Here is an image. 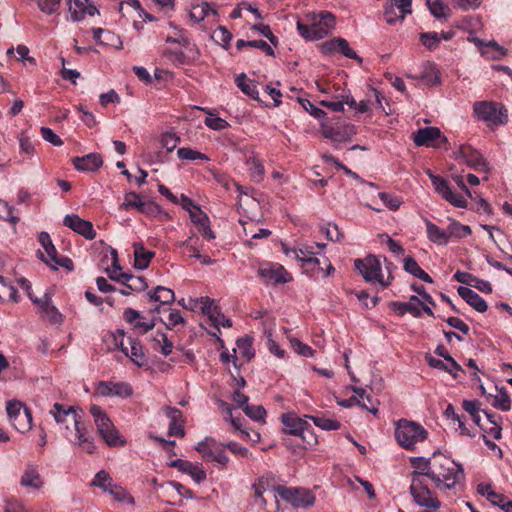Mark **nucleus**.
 Instances as JSON below:
<instances>
[{"label":"nucleus","instance_id":"obj_1","mask_svg":"<svg viewBox=\"0 0 512 512\" xmlns=\"http://www.w3.org/2000/svg\"><path fill=\"white\" fill-rule=\"evenodd\" d=\"M309 24L297 21V31L307 41H316L325 38L336 25L335 16L328 11L309 12L305 15Z\"/></svg>","mask_w":512,"mask_h":512},{"label":"nucleus","instance_id":"obj_2","mask_svg":"<svg viewBox=\"0 0 512 512\" xmlns=\"http://www.w3.org/2000/svg\"><path fill=\"white\" fill-rule=\"evenodd\" d=\"M461 479H464V470L461 464L446 457L441 459L434 457L432 482L436 488L452 489Z\"/></svg>","mask_w":512,"mask_h":512},{"label":"nucleus","instance_id":"obj_3","mask_svg":"<svg viewBox=\"0 0 512 512\" xmlns=\"http://www.w3.org/2000/svg\"><path fill=\"white\" fill-rule=\"evenodd\" d=\"M394 434L398 444L406 450H413L417 443L428 436L427 430L421 424L407 419H400L395 423Z\"/></svg>","mask_w":512,"mask_h":512},{"label":"nucleus","instance_id":"obj_4","mask_svg":"<svg viewBox=\"0 0 512 512\" xmlns=\"http://www.w3.org/2000/svg\"><path fill=\"white\" fill-rule=\"evenodd\" d=\"M97 432L108 446H124L126 441L121 438L116 427L106 412L98 405H91L89 409Z\"/></svg>","mask_w":512,"mask_h":512},{"label":"nucleus","instance_id":"obj_5","mask_svg":"<svg viewBox=\"0 0 512 512\" xmlns=\"http://www.w3.org/2000/svg\"><path fill=\"white\" fill-rule=\"evenodd\" d=\"M354 266L363 279L370 284H378L383 289L391 284L392 276L389 275L386 279L384 278L380 260L375 255H368L363 259H356Z\"/></svg>","mask_w":512,"mask_h":512},{"label":"nucleus","instance_id":"obj_6","mask_svg":"<svg viewBox=\"0 0 512 512\" xmlns=\"http://www.w3.org/2000/svg\"><path fill=\"white\" fill-rule=\"evenodd\" d=\"M474 116L488 126H499L507 122V111L500 103L477 101L473 104Z\"/></svg>","mask_w":512,"mask_h":512},{"label":"nucleus","instance_id":"obj_7","mask_svg":"<svg viewBox=\"0 0 512 512\" xmlns=\"http://www.w3.org/2000/svg\"><path fill=\"white\" fill-rule=\"evenodd\" d=\"M6 412L10 423L17 431L25 433L32 428L33 419L31 410L20 401H8L6 405Z\"/></svg>","mask_w":512,"mask_h":512},{"label":"nucleus","instance_id":"obj_8","mask_svg":"<svg viewBox=\"0 0 512 512\" xmlns=\"http://www.w3.org/2000/svg\"><path fill=\"white\" fill-rule=\"evenodd\" d=\"M92 486L99 487L105 493L110 494L118 502H126L130 505L135 504L134 498L121 486L114 483L110 475L104 471H99L91 482Z\"/></svg>","mask_w":512,"mask_h":512},{"label":"nucleus","instance_id":"obj_9","mask_svg":"<svg viewBox=\"0 0 512 512\" xmlns=\"http://www.w3.org/2000/svg\"><path fill=\"white\" fill-rule=\"evenodd\" d=\"M65 437L74 446L81 448L83 451L93 454L96 451L94 438L88 431L87 425L82 421V418L70 428V431L65 432Z\"/></svg>","mask_w":512,"mask_h":512},{"label":"nucleus","instance_id":"obj_10","mask_svg":"<svg viewBox=\"0 0 512 512\" xmlns=\"http://www.w3.org/2000/svg\"><path fill=\"white\" fill-rule=\"evenodd\" d=\"M276 491L282 500L290 503L295 508H309L316 501L314 494L307 489L277 486Z\"/></svg>","mask_w":512,"mask_h":512},{"label":"nucleus","instance_id":"obj_11","mask_svg":"<svg viewBox=\"0 0 512 512\" xmlns=\"http://www.w3.org/2000/svg\"><path fill=\"white\" fill-rule=\"evenodd\" d=\"M49 414L54 418L61 429H65V432L70 431L69 423L74 425L82 418V410L80 407L60 403H54Z\"/></svg>","mask_w":512,"mask_h":512},{"label":"nucleus","instance_id":"obj_12","mask_svg":"<svg viewBox=\"0 0 512 512\" xmlns=\"http://www.w3.org/2000/svg\"><path fill=\"white\" fill-rule=\"evenodd\" d=\"M302 272L310 278H316L319 275L328 277L335 272V268L324 253L319 252L312 259H306L301 265Z\"/></svg>","mask_w":512,"mask_h":512},{"label":"nucleus","instance_id":"obj_13","mask_svg":"<svg viewBox=\"0 0 512 512\" xmlns=\"http://www.w3.org/2000/svg\"><path fill=\"white\" fill-rule=\"evenodd\" d=\"M410 493L416 504L432 511H438L440 508V501L433 495L427 486L424 485L423 480L412 479L410 485Z\"/></svg>","mask_w":512,"mask_h":512},{"label":"nucleus","instance_id":"obj_14","mask_svg":"<svg viewBox=\"0 0 512 512\" xmlns=\"http://www.w3.org/2000/svg\"><path fill=\"white\" fill-rule=\"evenodd\" d=\"M427 175L430 178L435 191L446 201L457 208L466 207V199L462 195L454 193L446 179L434 175L431 171H427Z\"/></svg>","mask_w":512,"mask_h":512},{"label":"nucleus","instance_id":"obj_15","mask_svg":"<svg viewBox=\"0 0 512 512\" xmlns=\"http://www.w3.org/2000/svg\"><path fill=\"white\" fill-rule=\"evenodd\" d=\"M258 275L266 284L274 285L284 284L292 279L290 273L283 266L270 262L262 263L259 266Z\"/></svg>","mask_w":512,"mask_h":512},{"label":"nucleus","instance_id":"obj_16","mask_svg":"<svg viewBox=\"0 0 512 512\" xmlns=\"http://www.w3.org/2000/svg\"><path fill=\"white\" fill-rule=\"evenodd\" d=\"M29 298L37 306V312L40 317L48 320L52 324L62 323L63 315L52 304V297L48 292H46L42 298H37L30 294Z\"/></svg>","mask_w":512,"mask_h":512},{"label":"nucleus","instance_id":"obj_17","mask_svg":"<svg viewBox=\"0 0 512 512\" xmlns=\"http://www.w3.org/2000/svg\"><path fill=\"white\" fill-rule=\"evenodd\" d=\"M95 391L102 397L128 398L133 394L132 387L124 382L100 381L96 384Z\"/></svg>","mask_w":512,"mask_h":512},{"label":"nucleus","instance_id":"obj_18","mask_svg":"<svg viewBox=\"0 0 512 512\" xmlns=\"http://www.w3.org/2000/svg\"><path fill=\"white\" fill-rule=\"evenodd\" d=\"M439 140L436 146H441L442 143H447L448 140L442 136L441 130L434 126L424 127L417 130L413 135V142L416 146H434V141Z\"/></svg>","mask_w":512,"mask_h":512},{"label":"nucleus","instance_id":"obj_19","mask_svg":"<svg viewBox=\"0 0 512 512\" xmlns=\"http://www.w3.org/2000/svg\"><path fill=\"white\" fill-rule=\"evenodd\" d=\"M63 224L87 240H93L96 237L93 224L88 220L80 218L77 214L66 215L63 219Z\"/></svg>","mask_w":512,"mask_h":512},{"label":"nucleus","instance_id":"obj_20","mask_svg":"<svg viewBox=\"0 0 512 512\" xmlns=\"http://www.w3.org/2000/svg\"><path fill=\"white\" fill-rule=\"evenodd\" d=\"M458 158L477 171H489V166L483 156L471 147H462L458 152Z\"/></svg>","mask_w":512,"mask_h":512},{"label":"nucleus","instance_id":"obj_21","mask_svg":"<svg viewBox=\"0 0 512 512\" xmlns=\"http://www.w3.org/2000/svg\"><path fill=\"white\" fill-rule=\"evenodd\" d=\"M282 251L287 257L297 260L300 266L303 264V262H305L306 259H312L319 253L314 250V245L307 243L299 244L294 248L289 247L285 243H282Z\"/></svg>","mask_w":512,"mask_h":512},{"label":"nucleus","instance_id":"obj_22","mask_svg":"<svg viewBox=\"0 0 512 512\" xmlns=\"http://www.w3.org/2000/svg\"><path fill=\"white\" fill-rule=\"evenodd\" d=\"M123 318L136 332L141 334H145L155 327L154 320L144 321L140 312L133 308H126L123 312Z\"/></svg>","mask_w":512,"mask_h":512},{"label":"nucleus","instance_id":"obj_23","mask_svg":"<svg viewBox=\"0 0 512 512\" xmlns=\"http://www.w3.org/2000/svg\"><path fill=\"white\" fill-rule=\"evenodd\" d=\"M389 307L398 315L403 316L410 313L413 317L419 318L422 315L420 309V299L412 295L407 302L393 301L389 303Z\"/></svg>","mask_w":512,"mask_h":512},{"label":"nucleus","instance_id":"obj_24","mask_svg":"<svg viewBox=\"0 0 512 512\" xmlns=\"http://www.w3.org/2000/svg\"><path fill=\"white\" fill-rule=\"evenodd\" d=\"M281 421L285 427V432L305 438L303 434L309 428V424L305 419L299 418L293 413H287L282 415Z\"/></svg>","mask_w":512,"mask_h":512},{"label":"nucleus","instance_id":"obj_25","mask_svg":"<svg viewBox=\"0 0 512 512\" xmlns=\"http://www.w3.org/2000/svg\"><path fill=\"white\" fill-rule=\"evenodd\" d=\"M72 163L78 171L94 172L102 166L103 160L99 153H89L82 157H74Z\"/></svg>","mask_w":512,"mask_h":512},{"label":"nucleus","instance_id":"obj_26","mask_svg":"<svg viewBox=\"0 0 512 512\" xmlns=\"http://www.w3.org/2000/svg\"><path fill=\"white\" fill-rule=\"evenodd\" d=\"M323 136L332 142L343 143L351 139L352 127L321 125Z\"/></svg>","mask_w":512,"mask_h":512},{"label":"nucleus","instance_id":"obj_27","mask_svg":"<svg viewBox=\"0 0 512 512\" xmlns=\"http://www.w3.org/2000/svg\"><path fill=\"white\" fill-rule=\"evenodd\" d=\"M164 411L170 420L168 434L170 436L183 437L185 435V431L183 427L184 420L182 412L179 409L170 406L165 407Z\"/></svg>","mask_w":512,"mask_h":512},{"label":"nucleus","instance_id":"obj_28","mask_svg":"<svg viewBox=\"0 0 512 512\" xmlns=\"http://www.w3.org/2000/svg\"><path fill=\"white\" fill-rule=\"evenodd\" d=\"M457 292L461 298L477 312L484 313L487 311L488 305L486 301L471 288L459 286Z\"/></svg>","mask_w":512,"mask_h":512},{"label":"nucleus","instance_id":"obj_29","mask_svg":"<svg viewBox=\"0 0 512 512\" xmlns=\"http://www.w3.org/2000/svg\"><path fill=\"white\" fill-rule=\"evenodd\" d=\"M411 466L414 468L412 473V479L422 480L423 476H426L432 480L433 463L431 464L430 459L425 457H411Z\"/></svg>","mask_w":512,"mask_h":512},{"label":"nucleus","instance_id":"obj_30","mask_svg":"<svg viewBox=\"0 0 512 512\" xmlns=\"http://www.w3.org/2000/svg\"><path fill=\"white\" fill-rule=\"evenodd\" d=\"M43 484L44 482L38 469L32 465H28L21 476L20 485L27 489L38 490Z\"/></svg>","mask_w":512,"mask_h":512},{"label":"nucleus","instance_id":"obj_31","mask_svg":"<svg viewBox=\"0 0 512 512\" xmlns=\"http://www.w3.org/2000/svg\"><path fill=\"white\" fill-rule=\"evenodd\" d=\"M130 348L124 346L123 342L119 344L120 350L131 359L137 366H143L145 363V355L141 344L132 338H129Z\"/></svg>","mask_w":512,"mask_h":512},{"label":"nucleus","instance_id":"obj_32","mask_svg":"<svg viewBox=\"0 0 512 512\" xmlns=\"http://www.w3.org/2000/svg\"><path fill=\"white\" fill-rule=\"evenodd\" d=\"M427 238L434 244L444 246L448 244L446 230L440 228L428 219L424 220Z\"/></svg>","mask_w":512,"mask_h":512},{"label":"nucleus","instance_id":"obj_33","mask_svg":"<svg viewBox=\"0 0 512 512\" xmlns=\"http://www.w3.org/2000/svg\"><path fill=\"white\" fill-rule=\"evenodd\" d=\"M147 296L150 302H158L161 305L171 304L175 300L174 291L164 286H157L148 292Z\"/></svg>","mask_w":512,"mask_h":512},{"label":"nucleus","instance_id":"obj_34","mask_svg":"<svg viewBox=\"0 0 512 512\" xmlns=\"http://www.w3.org/2000/svg\"><path fill=\"white\" fill-rule=\"evenodd\" d=\"M153 256L154 252L146 250L142 244H134V267L136 269H146Z\"/></svg>","mask_w":512,"mask_h":512},{"label":"nucleus","instance_id":"obj_35","mask_svg":"<svg viewBox=\"0 0 512 512\" xmlns=\"http://www.w3.org/2000/svg\"><path fill=\"white\" fill-rule=\"evenodd\" d=\"M273 487V479L267 477V476H261L259 477L253 484H252V490L254 491L255 497L258 499L260 505L262 507H265L267 505V500L263 496V494Z\"/></svg>","mask_w":512,"mask_h":512},{"label":"nucleus","instance_id":"obj_36","mask_svg":"<svg viewBox=\"0 0 512 512\" xmlns=\"http://www.w3.org/2000/svg\"><path fill=\"white\" fill-rule=\"evenodd\" d=\"M477 491L479 494L486 497V499L494 506L501 507L507 500L503 494L494 491L492 486L488 483H480L477 486Z\"/></svg>","mask_w":512,"mask_h":512},{"label":"nucleus","instance_id":"obj_37","mask_svg":"<svg viewBox=\"0 0 512 512\" xmlns=\"http://www.w3.org/2000/svg\"><path fill=\"white\" fill-rule=\"evenodd\" d=\"M403 268L407 273L426 283L433 282L432 278L419 266L417 261L412 257L404 258Z\"/></svg>","mask_w":512,"mask_h":512},{"label":"nucleus","instance_id":"obj_38","mask_svg":"<svg viewBox=\"0 0 512 512\" xmlns=\"http://www.w3.org/2000/svg\"><path fill=\"white\" fill-rule=\"evenodd\" d=\"M448 242L451 238L462 239L471 235L472 231L470 226L463 225L460 222L450 219V223L446 229Z\"/></svg>","mask_w":512,"mask_h":512},{"label":"nucleus","instance_id":"obj_39","mask_svg":"<svg viewBox=\"0 0 512 512\" xmlns=\"http://www.w3.org/2000/svg\"><path fill=\"white\" fill-rule=\"evenodd\" d=\"M140 212L144 213L146 216L152 219H158L162 221L170 219V215L154 201H146Z\"/></svg>","mask_w":512,"mask_h":512},{"label":"nucleus","instance_id":"obj_40","mask_svg":"<svg viewBox=\"0 0 512 512\" xmlns=\"http://www.w3.org/2000/svg\"><path fill=\"white\" fill-rule=\"evenodd\" d=\"M236 85L238 88L246 95L250 96L252 99H258V90L253 81L247 78L244 73L237 75L235 79Z\"/></svg>","mask_w":512,"mask_h":512},{"label":"nucleus","instance_id":"obj_41","mask_svg":"<svg viewBox=\"0 0 512 512\" xmlns=\"http://www.w3.org/2000/svg\"><path fill=\"white\" fill-rule=\"evenodd\" d=\"M246 166L248 167L249 175L255 182H260L263 179L265 169L262 162L255 156L247 157Z\"/></svg>","mask_w":512,"mask_h":512},{"label":"nucleus","instance_id":"obj_42","mask_svg":"<svg viewBox=\"0 0 512 512\" xmlns=\"http://www.w3.org/2000/svg\"><path fill=\"white\" fill-rule=\"evenodd\" d=\"M481 55L486 59L500 60L507 55V50L492 40L487 42V46L482 50Z\"/></svg>","mask_w":512,"mask_h":512},{"label":"nucleus","instance_id":"obj_43","mask_svg":"<svg viewBox=\"0 0 512 512\" xmlns=\"http://www.w3.org/2000/svg\"><path fill=\"white\" fill-rule=\"evenodd\" d=\"M87 0H68V11L74 22H79L85 18Z\"/></svg>","mask_w":512,"mask_h":512},{"label":"nucleus","instance_id":"obj_44","mask_svg":"<svg viewBox=\"0 0 512 512\" xmlns=\"http://www.w3.org/2000/svg\"><path fill=\"white\" fill-rule=\"evenodd\" d=\"M430 13L437 19L449 16V7L444 0H425Z\"/></svg>","mask_w":512,"mask_h":512},{"label":"nucleus","instance_id":"obj_45","mask_svg":"<svg viewBox=\"0 0 512 512\" xmlns=\"http://www.w3.org/2000/svg\"><path fill=\"white\" fill-rule=\"evenodd\" d=\"M120 277L121 280H124L123 285H125L129 290L140 292L148 288V284L143 277L134 276L128 273L121 275Z\"/></svg>","mask_w":512,"mask_h":512},{"label":"nucleus","instance_id":"obj_46","mask_svg":"<svg viewBox=\"0 0 512 512\" xmlns=\"http://www.w3.org/2000/svg\"><path fill=\"white\" fill-rule=\"evenodd\" d=\"M182 473L188 474L196 483L203 482L207 475L201 465L187 461L181 470Z\"/></svg>","mask_w":512,"mask_h":512},{"label":"nucleus","instance_id":"obj_47","mask_svg":"<svg viewBox=\"0 0 512 512\" xmlns=\"http://www.w3.org/2000/svg\"><path fill=\"white\" fill-rule=\"evenodd\" d=\"M0 299L3 301L17 302L18 294L16 288L10 281L0 276Z\"/></svg>","mask_w":512,"mask_h":512},{"label":"nucleus","instance_id":"obj_48","mask_svg":"<svg viewBox=\"0 0 512 512\" xmlns=\"http://www.w3.org/2000/svg\"><path fill=\"white\" fill-rule=\"evenodd\" d=\"M313 423L322 430L333 431L341 427V423L332 418H326L323 415L307 416Z\"/></svg>","mask_w":512,"mask_h":512},{"label":"nucleus","instance_id":"obj_49","mask_svg":"<svg viewBox=\"0 0 512 512\" xmlns=\"http://www.w3.org/2000/svg\"><path fill=\"white\" fill-rule=\"evenodd\" d=\"M330 45L333 50L341 53L342 55H344L347 58L361 60L358 57L357 53L349 46V43L347 42V40H345L343 38L335 39L334 41H332L330 43Z\"/></svg>","mask_w":512,"mask_h":512},{"label":"nucleus","instance_id":"obj_50","mask_svg":"<svg viewBox=\"0 0 512 512\" xmlns=\"http://www.w3.org/2000/svg\"><path fill=\"white\" fill-rule=\"evenodd\" d=\"M217 444L218 442L214 438L206 437L195 445V450L201 454L203 459L209 460Z\"/></svg>","mask_w":512,"mask_h":512},{"label":"nucleus","instance_id":"obj_51","mask_svg":"<svg viewBox=\"0 0 512 512\" xmlns=\"http://www.w3.org/2000/svg\"><path fill=\"white\" fill-rule=\"evenodd\" d=\"M498 393L493 397L492 406L501 411H509L511 409V399L504 388L497 389Z\"/></svg>","mask_w":512,"mask_h":512},{"label":"nucleus","instance_id":"obj_52","mask_svg":"<svg viewBox=\"0 0 512 512\" xmlns=\"http://www.w3.org/2000/svg\"><path fill=\"white\" fill-rule=\"evenodd\" d=\"M177 156L180 160H202V161H209L210 158L199 151L193 150L189 147H181L177 150Z\"/></svg>","mask_w":512,"mask_h":512},{"label":"nucleus","instance_id":"obj_53","mask_svg":"<svg viewBox=\"0 0 512 512\" xmlns=\"http://www.w3.org/2000/svg\"><path fill=\"white\" fill-rule=\"evenodd\" d=\"M0 218L13 224L19 221V217L15 214L14 206L2 199H0Z\"/></svg>","mask_w":512,"mask_h":512},{"label":"nucleus","instance_id":"obj_54","mask_svg":"<svg viewBox=\"0 0 512 512\" xmlns=\"http://www.w3.org/2000/svg\"><path fill=\"white\" fill-rule=\"evenodd\" d=\"M419 41L429 51H435L440 45L437 32L421 33Z\"/></svg>","mask_w":512,"mask_h":512},{"label":"nucleus","instance_id":"obj_55","mask_svg":"<svg viewBox=\"0 0 512 512\" xmlns=\"http://www.w3.org/2000/svg\"><path fill=\"white\" fill-rule=\"evenodd\" d=\"M207 317L212 323V325L218 330L220 329V327L228 328L232 326L231 320L226 318V316L220 311L219 308L213 310V312H211Z\"/></svg>","mask_w":512,"mask_h":512},{"label":"nucleus","instance_id":"obj_56","mask_svg":"<svg viewBox=\"0 0 512 512\" xmlns=\"http://www.w3.org/2000/svg\"><path fill=\"white\" fill-rule=\"evenodd\" d=\"M205 125L215 131H222L230 127V124L215 114L208 113V116L204 120Z\"/></svg>","mask_w":512,"mask_h":512},{"label":"nucleus","instance_id":"obj_57","mask_svg":"<svg viewBox=\"0 0 512 512\" xmlns=\"http://www.w3.org/2000/svg\"><path fill=\"white\" fill-rule=\"evenodd\" d=\"M237 349L236 352L238 353L247 361H249L252 357H254V351L252 348V342L251 340L246 338L238 339L236 342Z\"/></svg>","mask_w":512,"mask_h":512},{"label":"nucleus","instance_id":"obj_58","mask_svg":"<svg viewBox=\"0 0 512 512\" xmlns=\"http://www.w3.org/2000/svg\"><path fill=\"white\" fill-rule=\"evenodd\" d=\"M412 0H391L390 11L397 10L399 13L398 18L404 19L407 14L412 12Z\"/></svg>","mask_w":512,"mask_h":512},{"label":"nucleus","instance_id":"obj_59","mask_svg":"<svg viewBox=\"0 0 512 512\" xmlns=\"http://www.w3.org/2000/svg\"><path fill=\"white\" fill-rule=\"evenodd\" d=\"M463 409L470 414L473 421L480 426V406L479 402L476 400H464L463 401Z\"/></svg>","mask_w":512,"mask_h":512},{"label":"nucleus","instance_id":"obj_60","mask_svg":"<svg viewBox=\"0 0 512 512\" xmlns=\"http://www.w3.org/2000/svg\"><path fill=\"white\" fill-rule=\"evenodd\" d=\"M299 103L302 106V108L315 119L321 120L325 118L326 112L316 107L310 100L299 98Z\"/></svg>","mask_w":512,"mask_h":512},{"label":"nucleus","instance_id":"obj_61","mask_svg":"<svg viewBox=\"0 0 512 512\" xmlns=\"http://www.w3.org/2000/svg\"><path fill=\"white\" fill-rule=\"evenodd\" d=\"M224 448H226L225 444L218 443L208 461L217 462L222 467H226L229 462V457L224 451Z\"/></svg>","mask_w":512,"mask_h":512},{"label":"nucleus","instance_id":"obj_62","mask_svg":"<svg viewBox=\"0 0 512 512\" xmlns=\"http://www.w3.org/2000/svg\"><path fill=\"white\" fill-rule=\"evenodd\" d=\"M244 413L254 421H264L266 417V410L261 405H249L247 404L244 409Z\"/></svg>","mask_w":512,"mask_h":512},{"label":"nucleus","instance_id":"obj_63","mask_svg":"<svg viewBox=\"0 0 512 512\" xmlns=\"http://www.w3.org/2000/svg\"><path fill=\"white\" fill-rule=\"evenodd\" d=\"M212 38L222 45L224 48H228L232 39V34L224 27L219 26L212 34Z\"/></svg>","mask_w":512,"mask_h":512},{"label":"nucleus","instance_id":"obj_64","mask_svg":"<svg viewBox=\"0 0 512 512\" xmlns=\"http://www.w3.org/2000/svg\"><path fill=\"white\" fill-rule=\"evenodd\" d=\"M145 201H142L140 195H138L135 192H129L124 197V202L122 204V207L124 208H135L139 211H141L142 207L144 206Z\"/></svg>","mask_w":512,"mask_h":512}]
</instances>
